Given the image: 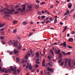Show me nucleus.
Listing matches in <instances>:
<instances>
[{"mask_svg": "<svg viewBox=\"0 0 75 75\" xmlns=\"http://www.w3.org/2000/svg\"><path fill=\"white\" fill-rule=\"evenodd\" d=\"M14 9H11V10H9V12H5L4 13L5 14V15L7 16H8V14H13V12L14 11Z\"/></svg>", "mask_w": 75, "mask_h": 75, "instance_id": "f257e3e1", "label": "nucleus"}, {"mask_svg": "<svg viewBox=\"0 0 75 75\" xmlns=\"http://www.w3.org/2000/svg\"><path fill=\"white\" fill-rule=\"evenodd\" d=\"M14 54H16V55L17 56H18L19 55V53H18V51L16 49H14Z\"/></svg>", "mask_w": 75, "mask_h": 75, "instance_id": "f03ea898", "label": "nucleus"}, {"mask_svg": "<svg viewBox=\"0 0 75 75\" xmlns=\"http://www.w3.org/2000/svg\"><path fill=\"white\" fill-rule=\"evenodd\" d=\"M54 53L55 54H57L59 53V52H60V50H59L57 51V50L56 49H55L54 50Z\"/></svg>", "mask_w": 75, "mask_h": 75, "instance_id": "7ed1b4c3", "label": "nucleus"}, {"mask_svg": "<svg viewBox=\"0 0 75 75\" xmlns=\"http://www.w3.org/2000/svg\"><path fill=\"white\" fill-rule=\"evenodd\" d=\"M36 57L37 58H40V54L39 53V52H36Z\"/></svg>", "mask_w": 75, "mask_h": 75, "instance_id": "20e7f679", "label": "nucleus"}, {"mask_svg": "<svg viewBox=\"0 0 75 75\" xmlns=\"http://www.w3.org/2000/svg\"><path fill=\"white\" fill-rule=\"evenodd\" d=\"M69 10H67L66 11V13H64V16H66V15H68L69 14Z\"/></svg>", "mask_w": 75, "mask_h": 75, "instance_id": "39448f33", "label": "nucleus"}, {"mask_svg": "<svg viewBox=\"0 0 75 75\" xmlns=\"http://www.w3.org/2000/svg\"><path fill=\"white\" fill-rule=\"evenodd\" d=\"M72 4L71 3H69L68 4V7L69 8H71L72 7Z\"/></svg>", "mask_w": 75, "mask_h": 75, "instance_id": "423d86ee", "label": "nucleus"}, {"mask_svg": "<svg viewBox=\"0 0 75 75\" xmlns=\"http://www.w3.org/2000/svg\"><path fill=\"white\" fill-rule=\"evenodd\" d=\"M71 60H69L68 62V66L69 67L71 66Z\"/></svg>", "mask_w": 75, "mask_h": 75, "instance_id": "0eeeda50", "label": "nucleus"}, {"mask_svg": "<svg viewBox=\"0 0 75 75\" xmlns=\"http://www.w3.org/2000/svg\"><path fill=\"white\" fill-rule=\"evenodd\" d=\"M47 70L48 71L52 72V69L49 67H48L47 68Z\"/></svg>", "mask_w": 75, "mask_h": 75, "instance_id": "6e6552de", "label": "nucleus"}, {"mask_svg": "<svg viewBox=\"0 0 75 75\" xmlns=\"http://www.w3.org/2000/svg\"><path fill=\"white\" fill-rule=\"evenodd\" d=\"M22 23L23 25H27L28 24V22L27 21H24Z\"/></svg>", "mask_w": 75, "mask_h": 75, "instance_id": "1a4fd4ad", "label": "nucleus"}, {"mask_svg": "<svg viewBox=\"0 0 75 75\" xmlns=\"http://www.w3.org/2000/svg\"><path fill=\"white\" fill-rule=\"evenodd\" d=\"M25 6H26V5H23L22 6L23 7V10H25Z\"/></svg>", "mask_w": 75, "mask_h": 75, "instance_id": "9d476101", "label": "nucleus"}, {"mask_svg": "<svg viewBox=\"0 0 75 75\" xmlns=\"http://www.w3.org/2000/svg\"><path fill=\"white\" fill-rule=\"evenodd\" d=\"M5 24H6L5 23H2V24H0V28H1V27H4V25H5Z\"/></svg>", "mask_w": 75, "mask_h": 75, "instance_id": "9b49d317", "label": "nucleus"}, {"mask_svg": "<svg viewBox=\"0 0 75 75\" xmlns=\"http://www.w3.org/2000/svg\"><path fill=\"white\" fill-rule=\"evenodd\" d=\"M36 64H40V61L38 59H36Z\"/></svg>", "mask_w": 75, "mask_h": 75, "instance_id": "f8f14e48", "label": "nucleus"}, {"mask_svg": "<svg viewBox=\"0 0 75 75\" xmlns=\"http://www.w3.org/2000/svg\"><path fill=\"white\" fill-rule=\"evenodd\" d=\"M45 59H43L42 64V66H43L44 67H45Z\"/></svg>", "mask_w": 75, "mask_h": 75, "instance_id": "ddd939ff", "label": "nucleus"}, {"mask_svg": "<svg viewBox=\"0 0 75 75\" xmlns=\"http://www.w3.org/2000/svg\"><path fill=\"white\" fill-rule=\"evenodd\" d=\"M17 45V41H16L14 43L13 46L15 47V46H16V45Z\"/></svg>", "mask_w": 75, "mask_h": 75, "instance_id": "4468645a", "label": "nucleus"}, {"mask_svg": "<svg viewBox=\"0 0 75 75\" xmlns=\"http://www.w3.org/2000/svg\"><path fill=\"white\" fill-rule=\"evenodd\" d=\"M48 65L50 67H53L52 65V62H49L47 63Z\"/></svg>", "mask_w": 75, "mask_h": 75, "instance_id": "2eb2a0df", "label": "nucleus"}, {"mask_svg": "<svg viewBox=\"0 0 75 75\" xmlns=\"http://www.w3.org/2000/svg\"><path fill=\"white\" fill-rule=\"evenodd\" d=\"M62 57H63V56L62 55V54L60 53V54L59 55V58H62Z\"/></svg>", "mask_w": 75, "mask_h": 75, "instance_id": "dca6fc26", "label": "nucleus"}, {"mask_svg": "<svg viewBox=\"0 0 75 75\" xmlns=\"http://www.w3.org/2000/svg\"><path fill=\"white\" fill-rule=\"evenodd\" d=\"M29 69L30 70H32L33 69V67H32V66H31V64H30L29 65Z\"/></svg>", "mask_w": 75, "mask_h": 75, "instance_id": "f3484780", "label": "nucleus"}, {"mask_svg": "<svg viewBox=\"0 0 75 75\" xmlns=\"http://www.w3.org/2000/svg\"><path fill=\"white\" fill-rule=\"evenodd\" d=\"M67 28V26H64V29L63 31L62 32V33H64V31L66 30Z\"/></svg>", "mask_w": 75, "mask_h": 75, "instance_id": "a211bd4d", "label": "nucleus"}, {"mask_svg": "<svg viewBox=\"0 0 75 75\" xmlns=\"http://www.w3.org/2000/svg\"><path fill=\"white\" fill-rule=\"evenodd\" d=\"M28 52H29V53H30V54H31V55H32V54H33V51L32 50L30 49V51H28Z\"/></svg>", "mask_w": 75, "mask_h": 75, "instance_id": "6ab92c4d", "label": "nucleus"}, {"mask_svg": "<svg viewBox=\"0 0 75 75\" xmlns=\"http://www.w3.org/2000/svg\"><path fill=\"white\" fill-rule=\"evenodd\" d=\"M67 62H68V59H66L65 62V65L66 66H67Z\"/></svg>", "mask_w": 75, "mask_h": 75, "instance_id": "aec40b11", "label": "nucleus"}, {"mask_svg": "<svg viewBox=\"0 0 75 75\" xmlns=\"http://www.w3.org/2000/svg\"><path fill=\"white\" fill-rule=\"evenodd\" d=\"M35 8L36 9H38V8H39V5H35Z\"/></svg>", "mask_w": 75, "mask_h": 75, "instance_id": "412c9836", "label": "nucleus"}, {"mask_svg": "<svg viewBox=\"0 0 75 75\" xmlns=\"http://www.w3.org/2000/svg\"><path fill=\"white\" fill-rule=\"evenodd\" d=\"M16 59L17 62H20V58H16Z\"/></svg>", "mask_w": 75, "mask_h": 75, "instance_id": "4be33fe9", "label": "nucleus"}, {"mask_svg": "<svg viewBox=\"0 0 75 75\" xmlns=\"http://www.w3.org/2000/svg\"><path fill=\"white\" fill-rule=\"evenodd\" d=\"M63 45H64V47H65L67 45V42H63Z\"/></svg>", "mask_w": 75, "mask_h": 75, "instance_id": "5701e85b", "label": "nucleus"}, {"mask_svg": "<svg viewBox=\"0 0 75 75\" xmlns=\"http://www.w3.org/2000/svg\"><path fill=\"white\" fill-rule=\"evenodd\" d=\"M25 62V61H24V59H22L21 61V64H24Z\"/></svg>", "mask_w": 75, "mask_h": 75, "instance_id": "b1692460", "label": "nucleus"}, {"mask_svg": "<svg viewBox=\"0 0 75 75\" xmlns=\"http://www.w3.org/2000/svg\"><path fill=\"white\" fill-rule=\"evenodd\" d=\"M69 41H74V39L73 38H70L69 40Z\"/></svg>", "mask_w": 75, "mask_h": 75, "instance_id": "393cba45", "label": "nucleus"}, {"mask_svg": "<svg viewBox=\"0 0 75 75\" xmlns=\"http://www.w3.org/2000/svg\"><path fill=\"white\" fill-rule=\"evenodd\" d=\"M17 21H13V23L14 24H17Z\"/></svg>", "mask_w": 75, "mask_h": 75, "instance_id": "a878e982", "label": "nucleus"}, {"mask_svg": "<svg viewBox=\"0 0 75 75\" xmlns=\"http://www.w3.org/2000/svg\"><path fill=\"white\" fill-rule=\"evenodd\" d=\"M54 24H56L57 22V19H54Z\"/></svg>", "mask_w": 75, "mask_h": 75, "instance_id": "bb28decb", "label": "nucleus"}, {"mask_svg": "<svg viewBox=\"0 0 75 75\" xmlns=\"http://www.w3.org/2000/svg\"><path fill=\"white\" fill-rule=\"evenodd\" d=\"M13 74H15V75H16L17 71H16V70H14V71L13 72Z\"/></svg>", "mask_w": 75, "mask_h": 75, "instance_id": "cd10ccee", "label": "nucleus"}, {"mask_svg": "<svg viewBox=\"0 0 75 75\" xmlns=\"http://www.w3.org/2000/svg\"><path fill=\"white\" fill-rule=\"evenodd\" d=\"M50 52L51 53H52V55H54V52L52 51V50H51Z\"/></svg>", "mask_w": 75, "mask_h": 75, "instance_id": "c85d7f7f", "label": "nucleus"}, {"mask_svg": "<svg viewBox=\"0 0 75 75\" xmlns=\"http://www.w3.org/2000/svg\"><path fill=\"white\" fill-rule=\"evenodd\" d=\"M8 10H9V9H8L5 8H4V11H8Z\"/></svg>", "mask_w": 75, "mask_h": 75, "instance_id": "c756f323", "label": "nucleus"}, {"mask_svg": "<svg viewBox=\"0 0 75 75\" xmlns=\"http://www.w3.org/2000/svg\"><path fill=\"white\" fill-rule=\"evenodd\" d=\"M38 14L39 16H41V12L40 11H39L38 12Z\"/></svg>", "mask_w": 75, "mask_h": 75, "instance_id": "7c9ffc66", "label": "nucleus"}, {"mask_svg": "<svg viewBox=\"0 0 75 75\" xmlns=\"http://www.w3.org/2000/svg\"><path fill=\"white\" fill-rule=\"evenodd\" d=\"M45 11L46 13H47V14H48V15H50V13L48 12V11H47V10H45Z\"/></svg>", "mask_w": 75, "mask_h": 75, "instance_id": "2f4dec72", "label": "nucleus"}, {"mask_svg": "<svg viewBox=\"0 0 75 75\" xmlns=\"http://www.w3.org/2000/svg\"><path fill=\"white\" fill-rule=\"evenodd\" d=\"M13 33H17V29H15V30H13Z\"/></svg>", "mask_w": 75, "mask_h": 75, "instance_id": "473e14b6", "label": "nucleus"}, {"mask_svg": "<svg viewBox=\"0 0 75 75\" xmlns=\"http://www.w3.org/2000/svg\"><path fill=\"white\" fill-rule=\"evenodd\" d=\"M11 42H12V40H11L9 42V45H10L11 44Z\"/></svg>", "mask_w": 75, "mask_h": 75, "instance_id": "72a5a7b5", "label": "nucleus"}, {"mask_svg": "<svg viewBox=\"0 0 75 75\" xmlns=\"http://www.w3.org/2000/svg\"><path fill=\"white\" fill-rule=\"evenodd\" d=\"M62 53H63V54L64 55H67V53L64 51L62 52Z\"/></svg>", "mask_w": 75, "mask_h": 75, "instance_id": "f704fd0d", "label": "nucleus"}, {"mask_svg": "<svg viewBox=\"0 0 75 75\" xmlns=\"http://www.w3.org/2000/svg\"><path fill=\"white\" fill-rule=\"evenodd\" d=\"M1 42L3 44H5V42H4V40H2L1 41Z\"/></svg>", "mask_w": 75, "mask_h": 75, "instance_id": "c9c22d12", "label": "nucleus"}, {"mask_svg": "<svg viewBox=\"0 0 75 75\" xmlns=\"http://www.w3.org/2000/svg\"><path fill=\"white\" fill-rule=\"evenodd\" d=\"M52 17H51L50 18V21H53V20H54V19L52 20Z\"/></svg>", "mask_w": 75, "mask_h": 75, "instance_id": "e433bc0d", "label": "nucleus"}, {"mask_svg": "<svg viewBox=\"0 0 75 75\" xmlns=\"http://www.w3.org/2000/svg\"><path fill=\"white\" fill-rule=\"evenodd\" d=\"M18 11H23V10H22L21 8H18Z\"/></svg>", "mask_w": 75, "mask_h": 75, "instance_id": "4c0bfd02", "label": "nucleus"}, {"mask_svg": "<svg viewBox=\"0 0 75 75\" xmlns=\"http://www.w3.org/2000/svg\"><path fill=\"white\" fill-rule=\"evenodd\" d=\"M62 58L60 59L59 60V63H60V62H61V61H62Z\"/></svg>", "mask_w": 75, "mask_h": 75, "instance_id": "58836bf2", "label": "nucleus"}, {"mask_svg": "<svg viewBox=\"0 0 75 75\" xmlns=\"http://www.w3.org/2000/svg\"><path fill=\"white\" fill-rule=\"evenodd\" d=\"M1 40H4V36H1L0 37Z\"/></svg>", "mask_w": 75, "mask_h": 75, "instance_id": "ea45409f", "label": "nucleus"}, {"mask_svg": "<svg viewBox=\"0 0 75 75\" xmlns=\"http://www.w3.org/2000/svg\"><path fill=\"white\" fill-rule=\"evenodd\" d=\"M64 62L63 61L61 63V66H62L64 65Z\"/></svg>", "mask_w": 75, "mask_h": 75, "instance_id": "a19ab883", "label": "nucleus"}, {"mask_svg": "<svg viewBox=\"0 0 75 75\" xmlns=\"http://www.w3.org/2000/svg\"><path fill=\"white\" fill-rule=\"evenodd\" d=\"M28 8H31L32 7V6L31 5L28 6Z\"/></svg>", "mask_w": 75, "mask_h": 75, "instance_id": "79ce46f5", "label": "nucleus"}, {"mask_svg": "<svg viewBox=\"0 0 75 75\" xmlns=\"http://www.w3.org/2000/svg\"><path fill=\"white\" fill-rule=\"evenodd\" d=\"M18 46L19 47L18 48V49L20 50L21 49V46L19 45Z\"/></svg>", "mask_w": 75, "mask_h": 75, "instance_id": "37998d69", "label": "nucleus"}, {"mask_svg": "<svg viewBox=\"0 0 75 75\" xmlns=\"http://www.w3.org/2000/svg\"><path fill=\"white\" fill-rule=\"evenodd\" d=\"M25 59H28V56H27V55H26L25 57Z\"/></svg>", "mask_w": 75, "mask_h": 75, "instance_id": "c03bdc74", "label": "nucleus"}, {"mask_svg": "<svg viewBox=\"0 0 75 75\" xmlns=\"http://www.w3.org/2000/svg\"><path fill=\"white\" fill-rule=\"evenodd\" d=\"M5 72L6 74H7V73H8V71H7V70H5Z\"/></svg>", "mask_w": 75, "mask_h": 75, "instance_id": "a18cd8bd", "label": "nucleus"}, {"mask_svg": "<svg viewBox=\"0 0 75 75\" xmlns=\"http://www.w3.org/2000/svg\"><path fill=\"white\" fill-rule=\"evenodd\" d=\"M15 8H18V7H19V6L18 5H15L14 6Z\"/></svg>", "mask_w": 75, "mask_h": 75, "instance_id": "49530a36", "label": "nucleus"}, {"mask_svg": "<svg viewBox=\"0 0 75 75\" xmlns=\"http://www.w3.org/2000/svg\"><path fill=\"white\" fill-rule=\"evenodd\" d=\"M41 18H42L43 19H44V18H45V16H41Z\"/></svg>", "mask_w": 75, "mask_h": 75, "instance_id": "de8ad7c7", "label": "nucleus"}, {"mask_svg": "<svg viewBox=\"0 0 75 75\" xmlns=\"http://www.w3.org/2000/svg\"><path fill=\"white\" fill-rule=\"evenodd\" d=\"M13 54V51H11L10 52L9 54L10 55H12Z\"/></svg>", "mask_w": 75, "mask_h": 75, "instance_id": "09e8293b", "label": "nucleus"}, {"mask_svg": "<svg viewBox=\"0 0 75 75\" xmlns=\"http://www.w3.org/2000/svg\"><path fill=\"white\" fill-rule=\"evenodd\" d=\"M16 38L18 40H21V38L18 36H16Z\"/></svg>", "mask_w": 75, "mask_h": 75, "instance_id": "8fccbe9b", "label": "nucleus"}, {"mask_svg": "<svg viewBox=\"0 0 75 75\" xmlns=\"http://www.w3.org/2000/svg\"><path fill=\"white\" fill-rule=\"evenodd\" d=\"M40 4H45V2H42L41 3H40Z\"/></svg>", "mask_w": 75, "mask_h": 75, "instance_id": "3c124183", "label": "nucleus"}, {"mask_svg": "<svg viewBox=\"0 0 75 75\" xmlns=\"http://www.w3.org/2000/svg\"><path fill=\"white\" fill-rule=\"evenodd\" d=\"M4 71H5V69H3L2 70V71L3 72H4Z\"/></svg>", "mask_w": 75, "mask_h": 75, "instance_id": "603ef678", "label": "nucleus"}, {"mask_svg": "<svg viewBox=\"0 0 75 75\" xmlns=\"http://www.w3.org/2000/svg\"><path fill=\"white\" fill-rule=\"evenodd\" d=\"M35 67L37 68H38V67H39V65H36Z\"/></svg>", "mask_w": 75, "mask_h": 75, "instance_id": "864d4df0", "label": "nucleus"}, {"mask_svg": "<svg viewBox=\"0 0 75 75\" xmlns=\"http://www.w3.org/2000/svg\"><path fill=\"white\" fill-rule=\"evenodd\" d=\"M54 7V5H52L51 6H50V8H52Z\"/></svg>", "mask_w": 75, "mask_h": 75, "instance_id": "5fc2aeb1", "label": "nucleus"}, {"mask_svg": "<svg viewBox=\"0 0 75 75\" xmlns=\"http://www.w3.org/2000/svg\"><path fill=\"white\" fill-rule=\"evenodd\" d=\"M17 72L18 73V72L19 73L20 72V70L18 69L17 70Z\"/></svg>", "mask_w": 75, "mask_h": 75, "instance_id": "6e6d98bb", "label": "nucleus"}, {"mask_svg": "<svg viewBox=\"0 0 75 75\" xmlns=\"http://www.w3.org/2000/svg\"><path fill=\"white\" fill-rule=\"evenodd\" d=\"M42 14H45V12L44 11H42Z\"/></svg>", "mask_w": 75, "mask_h": 75, "instance_id": "4d7b16f0", "label": "nucleus"}, {"mask_svg": "<svg viewBox=\"0 0 75 75\" xmlns=\"http://www.w3.org/2000/svg\"><path fill=\"white\" fill-rule=\"evenodd\" d=\"M26 69H28V65H27L26 67Z\"/></svg>", "mask_w": 75, "mask_h": 75, "instance_id": "13d9d810", "label": "nucleus"}, {"mask_svg": "<svg viewBox=\"0 0 75 75\" xmlns=\"http://www.w3.org/2000/svg\"><path fill=\"white\" fill-rule=\"evenodd\" d=\"M69 48H72V47L71 46H68Z\"/></svg>", "mask_w": 75, "mask_h": 75, "instance_id": "bf43d9fd", "label": "nucleus"}, {"mask_svg": "<svg viewBox=\"0 0 75 75\" xmlns=\"http://www.w3.org/2000/svg\"><path fill=\"white\" fill-rule=\"evenodd\" d=\"M69 36H70L69 34L68 33L67 34V37H69Z\"/></svg>", "mask_w": 75, "mask_h": 75, "instance_id": "052dcab7", "label": "nucleus"}, {"mask_svg": "<svg viewBox=\"0 0 75 75\" xmlns=\"http://www.w3.org/2000/svg\"><path fill=\"white\" fill-rule=\"evenodd\" d=\"M48 59H51V58L50 56H48Z\"/></svg>", "mask_w": 75, "mask_h": 75, "instance_id": "680f3d73", "label": "nucleus"}, {"mask_svg": "<svg viewBox=\"0 0 75 75\" xmlns=\"http://www.w3.org/2000/svg\"><path fill=\"white\" fill-rule=\"evenodd\" d=\"M27 55L28 56H30V54L29 52L27 53Z\"/></svg>", "mask_w": 75, "mask_h": 75, "instance_id": "e2e57ef3", "label": "nucleus"}, {"mask_svg": "<svg viewBox=\"0 0 75 75\" xmlns=\"http://www.w3.org/2000/svg\"><path fill=\"white\" fill-rule=\"evenodd\" d=\"M11 71H14V68H12L11 69Z\"/></svg>", "mask_w": 75, "mask_h": 75, "instance_id": "0e129e2a", "label": "nucleus"}, {"mask_svg": "<svg viewBox=\"0 0 75 75\" xmlns=\"http://www.w3.org/2000/svg\"><path fill=\"white\" fill-rule=\"evenodd\" d=\"M60 45L62 47L63 45V43H61L60 44Z\"/></svg>", "mask_w": 75, "mask_h": 75, "instance_id": "69168bd1", "label": "nucleus"}, {"mask_svg": "<svg viewBox=\"0 0 75 75\" xmlns=\"http://www.w3.org/2000/svg\"><path fill=\"white\" fill-rule=\"evenodd\" d=\"M34 24V22H33L31 21L30 22V24Z\"/></svg>", "mask_w": 75, "mask_h": 75, "instance_id": "338daca9", "label": "nucleus"}, {"mask_svg": "<svg viewBox=\"0 0 75 75\" xmlns=\"http://www.w3.org/2000/svg\"><path fill=\"white\" fill-rule=\"evenodd\" d=\"M60 24H61V25H63V23H62V22H60Z\"/></svg>", "mask_w": 75, "mask_h": 75, "instance_id": "774afa93", "label": "nucleus"}]
</instances>
